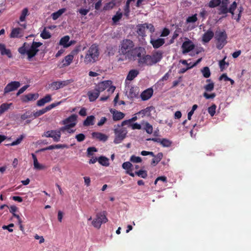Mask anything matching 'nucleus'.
Instances as JSON below:
<instances>
[{"instance_id":"423d86ee","label":"nucleus","mask_w":251,"mask_h":251,"mask_svg":"<svg viewBox=\"0 0 251 251\" xmlns=\"http://www.w3.org/2000/svg\"><path fill=\"white\" fill-rule=\"evenodd\" d=\"M114 133L115 137L113 142L115 144L121 143L126 137L127 131L125 127H117V125L114 126Z\"/></svg>"},{"instance_id":"4d7b16f0","label":"nucleus","mask_w":251,"mask_h":251,"mask_svg":"<svg viewBox=\"0 0 251 251\" xmlns=\"http://www.w3.org/2000/svg\"><path fill=\"white\" fill-rule=\"evenodd\" d=\"M198 20L197 14H195L192 16H189L187 18L186 22L187 23H194L196 22Z\"/></svg>"},{"instance_id":"6ab92c4d","label":"nucleus","mask_w":251,"mask_h":251,"mask_svg":"<svg viewBox=\"0 0 251 251\" xmlns=\"http://www.w3.org/2000/svg\"><path fill=\"white\" fill-rule=\"evenodd\" d=\"M150 43L154 49H158L164 44L165 39L163 38H158L157 39H151Z\"/></svg>"},{"instance_id":"7c9ffc66","label":"nucleus","mask_w":251,"mask_h":251,"mask_svg":"<svg viewBox=\"0 0 251 251\" xmlns=\"http://www.w3.org/2000/svg\"><path fill=\"white\" fill-rule=\"evenodd\" d=\"M139 74V71L136 70H130L126 76V79L128 80H132L134 79Z\"/></svg>"},{"instance_id":"4be33fe9","label":"nucleus","mask_w":251,"mask_h":251,"mask_svg":"<svg viewBox=\"0 0 251 251\" xmlns=\"http://www.w3.org/2000/svg\"><path fill=\"white\" fill-rule=\"evenodd\" d=\"M214 32L209 29L202 36V41L204 43L209 42L214 36Z\"/></svg>"},{"instance_id":"8fccbe9b","label":"nucleus","mask_w":251,"mask_h":251,"mask_svg":"<svg viewBox=\"0 0 251 251\" xmlns=\"http://www.w3.org/2000/svg\"><path fill=\"white\" fill-rule=\"evenodd\" d=\"M24 138V136L23 135H21L19 138H18L16 139V140L13 141V142L8 144V145H10L11 146L17 145L21 143V142H22V141L23 140Z\"/></svg>"},{"instance_id":"f704fd0d","label":"nucleus","mask_w":251,"mask_h":251,"mask_svg":"<svg viewBox=\"0 0 251 251\" xmlns=\"http://www.w3.org/2000/svg\"><path fill=\"white\" fill-rule=\"evenodd\" d=\"M66 11L65 8H61L58 10L57 12H54L51 14V17L53 20H57Z\"/></svg>"},{"instance_id":"bf43d9fd","label":"nucleus","mask_w":251,"mask_h":251,"mask_svg":"<svg viewBox=\"0 0 251 251\" xmlns=\"http://www.w3.org/2000/svg\"><path fill=\"white\" fill-rule=\"evenodd\" d=\"M75 138L79 142L84 141L85 139V136L83 133H79L75 136Z\"/></svg>"},{"instance_id":"b1692460","label":"nucleus","mask_w":251,"mask_h":251,"mask_svg":"<svg viewBox=\"0 0 251 251\" xmlns=\"http://www.w3.org/2000/svg\"><path fill=\"white\" fill-rule=\"evenodd\" d=\"M51 100V97L50 95H47L42 99H40L37 101V105L38 106H42L46 103L49 102Z\"/></svg>"},{"instance_id":"ddd939ff","label":"nucleus","mask_w":251,"mask_h":251,"mask_svg":"<svg viewBox=\"0 0 251 251\" xmlns=\"http://www.w3.org/2000/svg\"><path fill=\"white\" fill-rule=\"evenodd\" d=\"M112 83L111 80H105L100 82L98 84L96 87V89L100 93L101 92L104 91L108 88Z\"/></svg>"},{"instance_id":"c756f323","label":"nucleus","mask_w":251,"mask_h":251,"mask_svg":"<svg viewBox=\"0 0 251 251\" xmlns=\"http://www.w3.org/2000/svg\"><path fill=\"white\" fill-rule=\"evenodd\" d=\"M13 105L12 103H3L0 105V115L7 111Z\"/></svg>"},{"instance_id":"412c9836","label":"nucleus","mask_w":251,"mask_h":251,"mask_svg":"<svg viewBox=\"0 0 251 251\" xmlns=\"http://www.w3.org/2000/svg\"><path fill=\"white\" fill-rule=\"evenodd\" d=\"M100 94L95 88L94 90L89 91L87 93V96L90 101H94L99 97Z\"/></svg>"},{"instance_id":"2f4dec72","label":"nucleus","mask_w":251,"mask_h":251,"mask_svg":"<svg viewBox=\"0 0 251 251\" xmlns=\"http://www.w3.org/2000/svg\"><path fill=\"white\" fill-rule=\"evenodd\" d=\"M59 103L60 102L51 103V104L46 106L45 108L41 110H40L39 111L41 115H42L43 114L46 113L47 111L50 110L52 108H54L55 106H57L58 104H59Z\"/></svg>"},{"instance_id":"dca6fc26","label":"nucleus","mask_w":251,"mask_h":251,"mask_svg":"<svg viewBox=\"0 0 251 251\" xmlns=\"http://www.w3.org/2000/svg\"><path fill=\"white\" fill-rule=\"evenodd\" d=\"M153 90L152 88H150L144 90L141 94V98L143 100H147L150 99L153 95Z\"/></svg>"},{"instance_id":"79ce46f5","label":"nucleus","mask_w":251,"mask_h":251,"mask_svg":"<svg viewBox=\"0 0 251 251\" xmlns=\"http://www.w3.org/2000/svg\"><path fill=\"white\" fill-rule=\"evenodd\" d=\"M201 71L203 76L205 78H208L209 77H210L211 73L210 71V69L208 67H204V68H203Z\"/></svg>"},{"instance_id":"338daca9","label":"nucleus","mask_w":251,"mask_h":251,"mask_svg":"<svg viewBox=\"0 0 251 251\" xmlns=\"http://www.w3.org/2000/svg\"><path fill=\"white\" fill-rule=\"evenodd\" d=\"M170 33V30L168 28H164L161 33V36L166 37L168 36Z\"/></svg>"},{"instance_id":"f257e3e1","label":"nucleus","mask_w":251,"mask_h":251,"mask_svg":"<svg viewBox=\"0 0 251 251\" xmlns=\"http://www.w3.org/2000/svg\"><path fill=\"white\" fill-rule=\"evenodd\" d=\"M42 44L41 42L33 41L29 48V45L26 43H24L23 45L19 48L18 51L21 54L26 53L27 55L28 60L30 61L31 58L34 57L39 51L38 48Z\"/></svg>"},{"instance_id":"6e6d98bb","label":"nucleus","mask_w":251,"mask_h":251,"mask_svg":"<svg viewBox=\"0 0 251 251\" xmlns=\"http://www.w3.org/2000/svg\"><path fill=\"white\" fill-rule=\"evenodd\" d=\"M226 57H225L223 59L220 61L219 62V66L220 68L221 71H223L225 69V66L226 65L227 66L229 65L228 63H226L225 61Z\"/></svg>"},{"instance_id":"aec40b11","label":"nucleus","mask_w":251,"mask_h":251,"mask_svg":"<svg viewBox=\"0 0 251 251\" xmlns=\"http://www.w3.org/2000/svg\"><path fill=\"white\" fill-rule=\"evenodd\" d=\"M93 138L97 139L100 141L105 142L108 139V136L102 133L94 132L92 133Z\"/></svg>"},{"instance_id":"5701e85b","label":"nucleus","mask_w":251,"mask_h":251,"mask_svg":"<svg viewBox=\"0 0 251 251\" xmlns=\"http://www.w3.org/2000/svg\"><path fill=\"white\" fill-rule=\"evenodd\" d=\"M33 160L34 169L38 170H44L46 168V166L44 165L39 163L36 156L34 154H31Z\"/></svg>"},{"instance_id":"49530a36","label":"nucleus","mask_w":251,"mask_h":251,"mask_svg":"<svg viewBox=\"0 0 251 251\" xmlns=\"http://www.w3.org/2000/svg\"><path fill=\"white\" fill-rule=\"evenodd\" d=\"M40 36L44 39H48L50 38L51 37L50 33L48 31L46 30V29H44L43 30Z\"/></svg>"},{"instance_id":"4c0bfd02","label":"nucleus","mask_w":251,"mask_h":251,"mask_svg":"<svg viewBox=\"0 0 251 251\" xmlns=\"http://www.w3.org/2000/svg\"><path fill=\"white\" fill-rule=\"evenodd\" d=\"M28 15H29L28 9L27 7L24 8L21 12V14L19 18L20 21V22L25 21L26 17L27 16H28Z\"/></svg>"},{"instance_id":"e433bc0d","label":"nucleus","mask_w":251,"mask_h":251,"mask_svg":"<svg viewBox=\"0 0 251 251\" xmlns=\"http://www.w3.org/2000/svg\"><path fill=\"white\" fill-rule=\"evenodd\" d=\"M99 163L102 166H108L109 165V159L105 156H100L98 158Z\"/></svg>"},{"instance_id":"393cba45","label":"nucleus","mask_w":251,"mask_h":251,"mask_svg":"<svg viewBox=\"0 0 251 251\" xmlns=\"http://www.w3.org/2000/svg\"><path fill=\"white\" fill-rule=\"evenodd\" d=\"M0 52L2 55H6L9 58L12 57L10 50L7 49L4 44H0Z\"/></svg>"},{"instance_id":"e2e57ef3","label":"nucleus","mask_w":251,"mask_h":251,"mask_svg":"<svg viewBox=\"0 0 251 251\" xmlns=\"http://www.w3.org/2000/svg\"><path fill=\"white\" fill-rule=\"evenodd\" d=\"M126 125H128L129 126H130L131 123L130 122L129 119L123 121L121 125H117V126L124 127L123 126Z\"/></svg>"},{"instance_id":"680f3d73","label":"nucleus","mask_w":251,"mask_h":251,"mask_svg":"<svg viewBox=\"0 0 251 251\" xmlns=\"http://www.w3.org/2000/svg\"><path fill=\"white\" fill-rule=\"evenodd\" d=\"M203 96L206 99H213L216 97V94L215 93H213L212 94H209L206 92H204L203 94Z\"/></svg>"},{"instance_id":"a19ab883","label":"nucleus","mask_w":251,"mask_h":251,"mask_svg":"<svg viewBox=\"0 0 251 251\" xmlns=\"http://www.w3.org/2000/svg\"><path fill=\"white\" fill-rule=\"evenodd\" d=\"M221 2V0H211L208 4V6L210 8H215L219 6Z\"/></svg>"},{"instance_id":"c03bdc74","label":"nucleus","mask_w":251,"mask_h":251,"mask_svg":"<svg viewBox=\"0 0 251 251\" xmlns=\"http://www.w3.org/2000/svg\"><path fill=\"white\" fill-rule=\"evenodd\" d=\"M160 144L164 147H169L171 146L172 142L167 139L163 138L161 140Z\"/></svg>"},{"instance_id":"f8f14e48","label":"nucleus","mask_w":251,"mask_h":251,"mask_svg":"<svg viewBox=\"0 0 251 251\" xmlns=\"http://www.w3.org/2000/svg\"><path fill=\"white\" fill-rule=\"evenodd\" d=\"M77 116L76 114H72L67 118L62 121V124L66 125H73L75 127L77 123Z\"/></svg>"},{"instance_id":"58836bf2","label":"nucleus","mask_w":251,"mask_h":251,"mask_svg":"<svg viewBox=\"0 0 251 251\" xmlns=\"http://www.w3.org/2000/svg\"><path fill=\"white\" fill-rule=\"evenodd\" d=\"M123 16V13L121 12L120 9H119L117 12L116 15H115L112 17V21L113 22L114 24L117 23L118 22L120 21V20L121 19L122 17Z\"/></svg>"},{"instance_id":"09e8293b","label":"nucleus","mask_w":251,"mask_h":251,"mask_svg":"<svg viewBox=\"0 0 251 251\" xmlns=\"http://www.w3.org/2000/svg\"><path fill=\"white\" fill-rule=\"evenodd\" d=\"M144 129L148 134H151L153 131L152 126L148 122L145 123Z\"/></svg>"},{"instance_id":"20e7f679","label":"nucleus","mask_w":251,"mask_h":251,"mask_svg":"<svg viewBox=\"0 0 251 251\" xmlns=\"http://www.w3.org/2000/svg\"><path fill=\"white\" fill-rule=\"evenodd\" d=\"M134 47V43L132 40L128 39L123 40L119 46V52L120 54L126 55V58H127Z\"/></svg>"},{"instance_id":"c85d7f7f","label":"nucleus","mask_w":251,"mask_h":251,"mask_svg":"<svg viewBox=\"0 0 251 251\" xmlns=\"http://www.w3.org/2000/svg\"><path fill=\"white\" fill-rule=\"evenodd\" d=\"M95 119V117L93 115L88 116L83 122V126H88L94 125Z\"/></svg>"},{"instance_id":"cd10ccee","label":"nucleus","mask_w":251,"mask_h":251,"mask_svg":"<svg viewBox=\"0 0 251 251\" xmlns=\"http://www.w3.org/2000/svg\"><path fill=\"white\" fill-rule=\"evenodd\" d=\"M74 59V54L72 52L70 54L66 56L64 59L63 60L62 62L63 63V66H68L72 63Z\"/></svg>"},{"instance_id":"2eb2a0df","label":"nucleus","mask_w":251,"mask_h":251,"mask_svg":"<svg viewBox=\"0 0 251 251\" xmlns=\"http://www.w3.org/2000/svg\"><path fill=\"white\" fill-rule=\"evenodd\" d=\"M69 36L66 35L61 38L59 44L60 45L63 46L64 48H68L75 42V41H71L69 42Z\"/></svg>"},{"instance_id":"4468645a","label":"nucleus","mask_w":251,"mask_h":251,"mask_svg":"<svg viewBox=\"0 0 251 251\" xmlns=\"http://www.w3.org/2000/svg\"><path fill=\"white\" fill-rule=\"evenodd\" d=\"M229 3V0H221L219 6V14H226L228 13V5Z\"/></svg>"},{"instance_id":"37998d69","label":"nucleus","mask_w":251,"mask_h":251,"mask_svg":"<svg viewBox=\"0 0 251 251\" xmlns=\"http://www.w3.org/2000/svg\"><path fill=\"white\" fill-rule=\"evenodd\" d=\"M31 117H32V112L29 110L26 111L21 116V119L23 121Z\"/></svg>"},{"instance_id":"bb28decb","label":"nucleus","mask_w":251,"mask_h":251,"mask_svg":"<svg viewBox=\"0 0 251 251\" xmlns=\"http://www.w3.org/2000/svg\"><path fill=\"white\" fill-rule=\"evenodd\" d=\"M22 29L17 27L13 28L10 33V36L11 38H19L21 37L23 35L22 34Z\"/></svg>"},{"instance_id":"473e14b6","label":"nucleus","mask_w":251,"mask_h":251,"mask_svg":"<svg viewBox=\"0 0 251 251\" xmlns=\"http://www.w3.org/2000/svg\"><path fill=\"white\" fill-rule=\"evenodd\" d=\"M206 82H209V83L204 86V89L205 91L207 92L213 91L214 88V82L210 79H207Z\"/></svg>"},{"instance_id":"774afa93","label":"nucleus","mask_w":251,"mask_h":251,"mask_svg":"<svg viewBox=\"0 0 251 251\" xmlns=\"http://www.w3.org/2000/svg\"><path fill=\"white\" fill-rule=\"evenodd\" d=\"M106 121L107 118L106 117H102L100 121L98 123L97 125L99 126H103Z\"/></svg>"},{"instance_id":"f03ea898","label":"nucleus","mask_w":251,"mask_h":251,"mask_svg":"<svg viewBox=\"0 0 251 251\" xmlns=\"http://www.w3.org/2000/svg\"><path fill=\"white\" fill-rule=\"evenodd\" d=\"M146 51L144 48L136 47L132 50L127 58L129 60L137 61L139 66L145 65L144 58L146 57Z\"/></svg>"},{"instance_id":"6e6552de","label":"nucleus","mask_w":251,"mask_h":251,"mask_svg":"<svg viewBox=\"0 0 251 251\" xmlns=\"http://www.w3.org/2000/svg\"><path fill=\"white\" fill-rule=\"evenodd\" d=\"M74 80L72 79L65 80H59L53 81L48 85L49 89L53 91L57 90L68 86L70 84L73 82Z\"/></svg>"},{"instance_id":"3c124183","label":"nucleus","mask_w":251,"mask_h":251,"mask_svg":"<svg viewBox=\"0 0 251 251\" xmlns=\"http://www.w3.org/2000/svg\"><path fill=\"white\" fill-rule=\"evenodd\" d=\"M216 105L215 104H212L208 108V112L209 114L211 116H213L216 113Z\"/></svg>"},{"instance_id":"603ef678","label":"nucleus","mask_w":251,"mask_h":251,"mask_svg":"<svg viewBox=\"0 0 251 251\" xmlns=\"http://www.w3.org/2000/svg\"><path fill=\"white\" fill-rule=\"evenodd\" d=\"M132 166V164L129 162H125L122 164V167L125 170H126V171H130Z\"/></svg>"},{"instance_id":"7ed1b4c3","label":"nucleus","mask_w":251,"mask_h":251,"mask_svg":"<svg viewBox=\"0 0 251 251\" xmlns=\"http://www.w3.org/2000/svg\"><path fill=\"white\" fill-rule=\"evenodd\" d=\"M99 55V46L94 44L91 46L86 53L84 62L86 64L94 63L98 60Z\"/></svg>"},{"instance_id":"ea45409f","label":"nucleus","mask_w":251,"mask_h":251,"mask_svg":"<svg viewBox=\"0 0 251 251\" xmlns=\"http://www.w3.org/2000/svg\"><path fill=\"white\" fill-rule=\"evenodd\" d=\"M55 132L53 133H51V135L52 136L50 137L52 138L54 142H59L60 140L61 133L59 132V131H57L56 130H53Z\"/></svg>"},{"instance_id":"0eeeda50","label":"nucleus","mask_w":251,"mask_h":251,"mask_svg":"<svg viewBox=\"0 0 251 251\" xmlns=\"http://www.w3.org/2000/svg\"><path fill=\"white\" fill-rule=\"evenodd\" d=\"M227 34L225 30H217L215 32V39L217 41V48L221 50L227 43Z\"/></svg>"},{"instance_id":"a878e982","label":"nucleus","mask_w":251,"mask_h":251,"mask_svg":"<svg viewBox=\"0 0 251 251\" xmlns=\"http://www.w3.org/2000/svg\"><path fill=\"white\" fill-rule=\"evenodd\" d=\"M146 24H140L137 26V32L140 36L144 37L146 36Z\"/></svg>"},{"instance_id":"39448f33","label":"nucleus","mask_w":251,"mask_h":251,"mask_svg":"<svg viewBox=\"0 0 251 251\" xmlns=\"http://www.w3.org/2000/svg\"><path fill=\"white\" fill-rule=\"evenodd\" d=\"M163 57V52L161 50H157L153 52L151 55L147 54L144 60L145 65L152 66L160 62Z\"/></svg>"},{"instance_id":"864d4df0","label":"nucleus","mask_w":251,"mask_h":251,"mask_svg":"<svg viewBox=\"0 0 251 251\" xmlns=\"http://www.w3.org/2000/svg\"><path fill=\"white\" fill-rule=\"evenodd\" d=\"M115 5V4L114 2H112V1L109 2L108 3H106L105 4V5L103 7V9L105 10L111 9L114 7Z\"/></svg>"},{"instance_id":"f3484780","label":"nucleus","mask_w":251,"mask_h":251,"mask_svg":"<svg viewBox=\"0 0 251 251\" xmlns=\"http://www.w3.org/2000/svg\"><path fill=\"white\" fill-rule=\"evenodd\" d=\"M39 97L38 94H28L23 96L21 100L24 102H27L29 101L34 100L38 99Z\"/></svg>"},{"instance_id":"69168bd1","label":"nucleus","mask_w":251,"mask_h":251,"mask_svg":"<svg viewBox=\"0 0 251 251\" xmlns=\"http://www.w3.org/2000/svg\"><path fill=\"white\" fill-rule=\"evenodd\" d=\"M14 224H10L8 226H2V228L3 229H7L9 232H11L13 231V229L11 228V227H12L14 226Z\"/></svg>"},{"instance_id":"13d9d810","label":"nucleus","mask_w":251,"mask_h":251,"mask_svg":"<svg viewBox=\"0 0 251 251\" xmlns=\"http://www.w3.org/2000/svg\"><path fill=\"white\" fill-rule=\"evenodd\" d=\"M65 126L61 127L59 129L56 130L57 131H59L60 133L61 132H65L67 131V129H69V128L73 127V125H64Z\"/></svg>"},{"instance_id":"052dcab7","label":"nucleus","mask_w":251,"mask_h":251,"mask_svg":"<svg viewBox=\"0 0 251 251\" xmlns=\"http://www.w3.org/2000/svg\"><path fill=\"white\" fill-rule=\"evenodd\" d=\"M97 151V150L95 147H89L87 149V155L88 156H91L93 154L94 152Z\"/></svg>"},{"instance_id":"a211bd4d","label":"nucleus","mask_w":251,"mask_h":251,"mask_svg":"<svg viewBox=\"0 0 251 251\" xmlns=\"http://www.w3.org/2000/svg\"><path fill=\"white\" fill-rule=\"evenodd\" d=\"M110 111L113 115V120L114 121H119L123 119L125 116L124 113L118 111L115 109H111Z\"/></svg>"},{"instance_id":"a18cd8bd","label":"nucleus","mask_w":251,"mask_h":251,"mask_svg":"<svg viewBox=\"0 0 251 251\" xmlns=\"http://www.w3.org/2000/svg\"><path fill=\"white\" fill-rule=\"evenodd\" d=\"M237 8V3L234 1L230 6L229 8H228V12L230 13L233 17L234 13V11Z\"/></svg>"},{"instance_id":"5fc2aeb1","label":"nucleus","mask_w":251,"mask_h":251,"mask_svg":"<svg viewBox=\"0 0 251 251\" xmlns=\"http://www.w3.org/2000/svg\"><path fill=\"white\" fill-rule=\"evenodd\" d=\"M130 161L133 163H140L142 161V159L140 157L132 155L130 157Z\"/></svg>"},{"instance_id":"9b49d317","label":"nucleus","mask_w":251,"mask_h":251,"mask_svg":"<svg viewBox=\"0 0 251 251\" xmlns=\"http://www.w3.org/2000/svg\"><path fill=\"white\" fill-rule=\"evenodd\" d=\"M181 48L183 53L185 54L192 50L195 48V45L191 40H188L183 43Z\"/></svg>"},{"instance_id":"9d476101","label":"nucleus","mask_w":251,"mask_h":251,"mask_svg":"<svg viewBox=\"0 0 251 251\" xmlns=\"http://www.w3.org/2000/svg\"><path fill=\"white\" fill-rule=\"evenodd\" d=\"M20 86L19 81H12L6 85L4 89V95L17 90Z\"/></svg>"},{"instance_id":"de8ad7c7","label":"nucleus","mask_w":251,"mask_h":251,"mask_svg":"<svg viewBox=\"0 0 251 251\" xmlns=\"http://www.w3.org/2000/svg\"><path fill=\"white\" fill-rule=\"evenodd\" d=\"M135 174L143 178H146L148 176L147 172L145 170H140L139 171L135 172Z\"/></svg>"},{"instance_id":"c9c22d12","label":"nucleus","mask_w":251,"mask_h":251,"mask_svg":"<svg viewBox=\"0 0 251 251\" xmlns=\"http://www.w3.org/2000/svg\"><path fill=\"white\" fill-rule=\"evenodd\" d=\"M162 157L163 153L162 152H159L157 154L155 157L152 159L151 164L153 166H155L160 161Z\"/></svg>"},{"instance_id":"1a4fd4ad","label":"nucleus","mask_w":251,"mask_h":251,"mask_svg":"<svg viewBox=\"0 0 251 251\" xmlns=\"http://www.w3.org/2000/svg\"><path fill=\"white\" fill-rule=\"evenodd\" d=\"M107 221L106 213L105 211H103L97 214L96 218L93 220L92 224L95 227L100 228L102 223H105Z\"/></svg>"},{"instance_id":"0e129e2a","label":"nucleus","mask_w":251,"mask_h":251,"mask_svg":"<svg viewBox=\"0 0 251 251\" xmlns=\"http://www.w3.org/2000/svg\"><path fill=\"white\" fill-rule=\"evenodd\" d=\"M28 85H25L23 87H22L21 88H20L19 91H18V92L16 94V96H19L20 94H22L23 93H24L27 89V88L28 87Z\"/></svg>"},{"instance_id":"72a5a7b5","label":"nucleus","mask_w":251,"mask_h":251,"mask_svg":"<svg viewBox=\"0 0 251 251\" xmlns=\"http://www.w3.org/2000/svg\"><path fill=\"white\" fill-rule=\"evenodd\" d=\"M153 109L152 106H149L147 107V108L141 110L138 113H137V114H141L142 115V117H144L145 116H150V113L151 111V110Z\"/></svg>"}]
</instances>
